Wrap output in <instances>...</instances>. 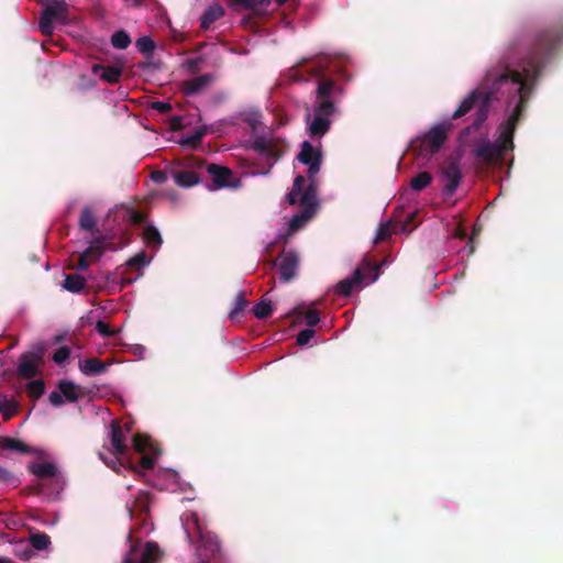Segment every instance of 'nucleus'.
<instances>
[{
  "label": "nucleus",
  "mask_w": 563,
  "mask_h": 563,
  "mask_svg": "<svg viewBox=\"0 0 563 563\" xmlns=\"http://www.w3.org/2000/svg\"><path fill=\"white\" fill-rule=\"evenodd\" d=\"M44 10L40 16L38 26L43 34L51 35L54 32V23L66 24L67 3L65 0H47L43 4Z\"/></svg>",
  "instance_id": "nucleus-6"
},
{
  "label": "nucleus",
  "mask_w": 563,
  "mask_h": 563,
  "mask_svg": "<svg viewBox=\"0 0 563 563\" xmlns=\"http://www.w3.org/2000/svg\"><path fill=\"white\" fill-rule=\"evenodd\" d=\"M299 267V257L296 252H283L279 262V278L284 283H288L297 276Z\"/></svg>",
  "instance_id": "nucleus-12"
},
{
  "label": "nucleus",
  "mask_w": 563,
  "mask_h": 563,
  "mask_svg": "<svg viewBox=\"0 0 563 563\" xmlns=\"http://www.w3.org/2000/svg\"><path fill=\"white\" fill-rule=\"evenodd\" d=\"M442 192L445 198L451 197L457 189L462 180V170L460 158L448 162L441 168Z\"/></svg>",
  "instance_id": "nucleus-9"
},
{
  "label": "nucleus",
  "mask_w": 563,
  "mask_h": 563,
  "mask_svg": "<svg viewBox=\"0 0 563 563\" xmlns=\"http://www.w3.org/2000/svg\"><path fill=\"white\" fill-rule=\"evenodd\" d=\"M152 256H147L144 252L137 253L131 257L128 262V266H137L140 268L147 266L152 262Z\"/></svg>",
  "instance_id": "nucleus-33"
},
{
  "label": "nucleus",
  "mask_w": 563,
  "mask_h": 563,
  "mask_svg": "<svg viewBox=\"0 0 563 563\" xmlns=\"http://www.w3.org/2000/svg\"><path fill=\"white\" fill-rule=\"evenodd\" d=\"M15 410V405L9 401L5 396L0 395V412L3 413L4 418L8 419Z\"/></svg>",
  "instance_id": "nucleus-39"
},
{
  "label": "nucleus",
  "mask_w": 563,
  "mask_h": 563,
  "mask_svg": "<svg viewBox=\"0 0 563 563\" xmlns=\"http://www.w3.org/2000/svg\"><path fill=\"white\" fill-rule=\"evenodd\" d=\"M213 80L212 75L205 74L181 82V90L187 96L201 93Z\"/></svg>",
  "instance_id": "nucleus-14"
},
{
  "label": "nucleus",
  "mask_w": 563,
  "mask_h": 563,
  "mask_svg": "<svg viewBox=\"0 0 563 563\" xmlns=\"http://www.w3.org/2000/svg\"><path fill=\"white\" fill-rule=\"evenodd\" d=\"M18 373L24 378H32L37 373L36 360L33 357L24 356L18 366Z\"/></svg>",
  "instance_id": "nucleus-21"
},
{
  "label": "nucleus",
  "mask_w": 563,
  "mask_h": 563,
  "mask_svg": "<svg viewBox=\"0 0 563 563\" xmlns=\"http://www.w3.org/2000/svg\"><path fill=\"white\" fill-rule=\"evenodd\" d=\"M223 15V9L220 5H212L207 9L205 14L201 18V26L203 29L209 27V25L221 18Z\"/></svg>",
  "instance_id": "nucleus-26"
},
{
  "label": "nucleus",
  "mask_w": 563,
  "mask_h": 563,
  "mask_svg": "<svg viewBox=\"0 0 563 563\" xmlns=\"http://www.w3.org/2000/svg\"><path fill=\"white\" fill-rule=\"evenodd\" d=\"M91 254V249H87L79 257L78 263L76 264V268L78 271H86L89 266L87 261L88 256Z\"/></svg>",
  "instance_id": "nucleus-44"
},
{
  "label": "nucleus",
  "mask_w": 563,
  "mask_h": 563,
  "mask_svg": "<svg viewBox=\"0 0 563 563\" xmlns=\"http://www.w3.org/2000/svg\"><path fill=\"white\" fill-rule=\"evenodd\" d=\"M91 69L95 74H98L99 71H101V74H100L101 79H103L104 81L110 82V84L118 82L122 75L121 68L115 67V66L103 67L101 65L96 64L92 66Z\"/></svg>",
  "instance_id": "nucleus-19"
},
{
  "label": "nucleus",
  "mask_w": 563,
  "mask_h": 563,
  "mask_svg": "<svg viewBox=\"0 0 563 563\" xmlns=\"http://www.w3.org/2000/svg\"><path fill=\"white\" fill-rule=\"evenodd\" d=\"M511 166H512V162H510L509 167H508V169H507V172H506V176H507V177H509V175H510V168H511Z\"/></svg>",
  "instance_id": "nucleus-54"
},
{
  "label": "nucleus",
  "mask_w": 563,
  "mask_h": 563,
  "mask_svg": "<svg viewBox=\"0 0 563 563\" xmlns=\"http://www.w3.org/2000/svg\"><path fill=\"white\" fill-rule=\"evenodd\" d=\"M144 243L147 247L158 250L163 243L159 231L153 224H144L142 229Z\"/></svg>",
  "instance_id": "nucleus-17"
},
{
  "label": "nucleus",
  "mask_w": 563,
  "mask_h": 563,
  "mask_svg": "<svg viewBox=\"0 0 563 563\" xmlns=\"http://www.w3.org/2000/svg\"><path fill=\"white\" fill-rule=\"evenodd\" d=\"M131 44V37L125 31H117L111 36V45L117 49H125Z\"/></svg>",
  "instance_id": "nucleus-28"
},
{
  "label": "nucleus",
  "mask_w": 563,
  "mask_h": 563,
  "mask_svg": "<svg viewBox=\"0 0 563 563\" xmlns=\"http://www.w3.org/2000/svg\"><path fill=\"white\" fill-rule=\"evenodd\" d=\"M207 172L211 175L212 180L214 183V188L227 187L229 184V177L231 176V172L216 164H210L207 166Z\"/></svg>",
  "instance_id": "nucleus-16"
},
{
  "label": "nucleus",
  "mask_w": 563,
  "mask_h": 563,
  "mask_svg": "<svg viewBox=\"0 0 563 563\" xmlns=\"http://www.w3.org/2000/svg\"><path fill=\"white\" fill-rule=\"evenodd\" d=\"M158 556L159 549L156 543L147 542L144 547L137 543L131 547L122 563H154Z\"/></svg>",
  "instance_id": "nucleus-10"
},
{
  "label": "nucleus",
  "mask_w": 563,
  "mask_h": 563,
  "mask_svg": "<svg viewBox=\"0 0 563 563\" xmlns=\"http://www.w3.org/2000/svg\"><path fill=\"white\" fill-rule=\"evenodd\" d=\"M29 471L38 478H51L56 476L57 468L53 463H31L27 465Z\"/></svg>",
  "instance_id": "nucleus-18"
},
{
  "label": "nucleus",
  "mask_w": 563,
  "mask_h": 563,
  "mask_svg": "<svg viewBox=\"0 0 563 563\" xmlns=\"http://www.w3.org/2000/svg\"><path fill=\"white\" fill-rule=\"evenodd\" d=\"M201 63H202L201 57L189 58L183 63V68H185L186 70H188L190 73H196L199 69V66Z\"/></svg>",
  "instance_id": "nucleus-42"
},
{
  "label": "nucleus",
  "mask_w": 563,
  "mask_h": 563,
  "mask_svg": "<svg viewBox=\"0 0 563 563\" xmlns=\"http://www.w3.org/2000/svg\"><path fill=\"white\" fill-rule=\"evenodd\" d=\"M153 485L159 489L175 492L180 489L179 476L173 470H161L157 472Z\"/></svg>",
  "instance_id": "nucleus-13"
},
{
  "label": "nucleus",
  "mask_w": 563,
  "mask_h": 563,
  "mask_svg": "<svg viewBox=\"0 0 563 563\" xmlns=\"http://www.w3.org/2000/svg\"><path fill=\"white\" fill-rule=\"evenodd\" d=\"M306 178L301 175L294 180L292 189L287 195V201L290 205L299 203L302 208L300 212L294 214L288 222V233H292L308 222L316 213L318 201L313 188H305Z\"/></svg>",
  "instance_id": "nucleus-4"
},
{
  "label": "nucleus",
  "mask_w": 563,
  "mask_h": 563,
  "mask_svg": "<svg viewBox=\"0 0 563 563\" xmlns=\"http://www.w3.org/2000/svg\"><path fill=\"white\" fill-rule=\"evenodd\" d=\"M460 252H465L466 255H471L474 252V247L471 244V241H468L466 245L462 250H460Z\"/></svg>",
  "instance_id": "nucleus-50"
},
{
  "label": "nucleus",
  "mask_w": 563,
  "mask_h": 563,
  "mask_svg": "<svg viewBox=\"0 0 563 563\" xmlns=\"http://www.w3.org/2000/svg\"><path fill=\"white\" fill-rule=\"evenodd\" d=\"M343 93L332 79H321L317 84V101L311 110L306 113L307 132L310 137L321 139L331 126V117L338 111L336 102L332 95Z\"/></svg>",
  "instance_id": "nucleus-3"
},
{
  "label": "nucleus",
  "mask_w": 563,
  "mask_h": 563,
  "mask_svg": "<svg viewBox=\"0 0 563 563\" xmlns=\"http://www.w3.org/2000/svg\"><path fill=\"white\" fill-rule=\"evenodd\" d=\"M31 543L35 550L42 551L49 547L51 539L45 533H36L31 537Z\"/></svg>",
  "instance_id": "nucleus-29"
},
{
  "label": "nucleus",
  "mask_w": 563,
  "mask_h": 563,
  "mask_svg": "<svg viewBox=\"0 0 563 563\" xmlns=\"http://www.w3.org/2000/svg\"><path fill=\"white\" fill-rule=\"evenodd\" d=\"M85 279L78 274L66 275L63 288L70 292H79L85 287Z\"/></svg>",
  "instance_id": "nucleus-23"
},
{
  "label": "nucleus",
  "mask_w": 563,
  "mask_h": 563,
  "mask_svg": "<svg viewBox=\"0 0 563 563\" xmlns=\"http://www.w3.org/2000/svg\"><path fill=\"white\" fill-rule=\"evenodd\" d=\"M128 539L131 541L132 540V531H130V533L128 534Z\"/></svg>",
  "instance_id": "nucleus-55"
},
{
  "label": "nucleus",
  "mask_w": 563,
  "mask_h": 563,
  "mask_svg": "<svg viewBox=\"0 0 563 563\" xmlns=\"http://www.w3.org/2000/svg\"><path fill=\"white\" fill-rule=\"evenodd\" d=\"M26 390L30 397L38 398L44 393V385L41 380H33L26 385Z\"/></svg>",
  "instance_id": "nucleus-37"
},
{
  "label": "nucleus",
  "mask_w": 563,
  "mask_h": 563,
  "mask_svg": "<svg viewBox=\"0 0 563 563\" xmlns=\"http://www.w3.org/2000/svg\"><path fill=\"white\" fill-rule=\"evenodd\" d=\"M80 371L85 375H98L106 371V365L97 358H87L80 363Z\"/></svg>",
  "instance_id": "nucleus-22"
},
{
  "label": "nucleus",
  "mask_w": 563,
  "mask_h": 563,
  "mask_svg": "<svg viewBox=\"0 0 563 563\" xmlns=\"http://www.w3.org/2000/svg\"><path fill=\"white\" fill-rule=\"evenodd\" d=\"M378 279V268L364 263L362 267L356 268L353 274L335 286V292L341 296H349L356 285H369Z\"/></svg>",
  "instance_id": "nucleus-7"
},
{
  "label": "nucleus",
  "mask_w": 563,
  "mask_h": 563,
  "mask_svg": "<svg viewBox=\"0 0 563 563\" xmlns=\"http://www.w3.org/2000/svg\"><path fill=\"white\" fill-rule=\"evenodd\" d=\"M152 178L156 183H163L165 180V175L162 172H155L152 174Z\"/></svg>",
  "instance_id": "nucleus-49"
},
{
  "label": "nucleus",
  "mask_w": 563,
  "mask_h": 563,
  "mask_svg": "<svg viewBox=\"0 0 563 563\" xmlns=\"http://www.w3.org/2000/svg\"><path fill=\"white\" fill-rule=\"evenodd\" d=\"M156 104H157L156 108L161 109V110H164L168 107L166 103H163V102H157Z\"/></svg>",
  "instance_id": "nucleus-53"
},
{
  "label": "nucleus",
  "mask_w": 563,
  "mask_h": 563,
  "mask_svg": "<svg viewBox=\"0 0 563 563\" xmlns=\"http://www.w3.org/2000/svg\"><path fill=\"white\" fill-rule=\"evenodd\" d=\"M205 132L206 131L203 128H199L198 130H196L192 133L185 134L181 137V144L188 145V146H195L197 143L200 142L201 137L205 135Z\"/></svg>",
  "instance_id": "nucleus-32"
},
{
  "label": "nucleus",
  "mask_w": 563,
  "mask_h": 563,
  "mask_svg": "<svg viewBox=\"0 0 563 563\" xmlns=\"http://www.w3.org/2000/svg\"><path fill=\"white\" fill-rule=\"evenodd\" d=\"M298 161L308 166V186L306 188H313L317 190V180L316 175L320 170L322 155L320 148L313 146L309 141H303L301 143V148L299 154L297 155Z\"/></svg>",
  "instance_id": "nucleus-8"
},
{
  "label": "nucleus",
  "mask_w": 563,
  "mask_h": 563,
  "mask_svg": "<svg viewBox=\"0 0 563 563\" xmlns=\"http://www.w3.org/2000/svg\"><path fill=\"white\" fill-rule=\"evenodd\" d=\"M560 35L554 30H545L537 34L531 46H514L508 48L498 64L489 68L483 79L481 91H470L453 111L421 136L419 155L426 158L439 152L446 141L448 132L453 129L452 119L468 113L477 103L474 121L465 128L460 141L468 143V135L476 132L488 117L490 100L500 93L505 98V118L497 128L495 141L478 139L472 150L473 156L486 165L499 162L515 148L514 132L519 115L525 110L536 80L541 73L543 58L559 43Z\"/></svg>",
  "instance_id": "nucleus-1"
},
{
  "label": "nucleus",
  "mask_w": 563,
  "mask_h": 563,
  "mask_svg": "<svg viewBox=\"0 0 563 563\" xmlns=\"http://www.w3.org/2000/svg\"><path fill=\"white\" fill-rule=\"evenodd\" d=\"M252 147L261 155L265 156L269 164H274L279 157V153L273 148L272 142L264 137L254 140Z\"/></svg>",
  "instance_id": "nucleus-15"
},
{
  "label": "nucleus",
  "mask_w": 563,
  "mask_h": 563,
  "mask_svg": "<svg viewBox=\"0 0 563 563\" xmlns=\"http://www.w3.org/2000/svg\"><path fill=\"white\" fill-rule=\"evenodd\" d=\"M80 396V388L70 380H62L58 388L49 394V402L54 407L63 405L65 401L75 402Z\"/></svg>",
  "instance_id": "nucleus-11"
},
{
  "label": "nucleus",
  "mask_w": 563,
  "mask_h": 563,
  "mask_svg": "<svg viewBox=\"0 0 563 563\" xmlns=\"http://www.w3.org/2000/svg\"><path fill=\"white\" fill-rule=\"evenodd\" d=\"M183 528L187 536L189 542H192V536L195 533L199 537L200 545L198 548V558L201 563H207L205 556L207 554L214 555L219 550V541L218 538L207 531L202 523L199 521L198 515L196 512H188L181 517Z\"/></svg>",
  "instance_id": "nucleus-5"
},
{
  "label": "nucleus",
  "mask_w": 563,
  "mask_h": 563,
  "mask_svg": "<svg viewBox=\"0 0 563 563\" xmlns=\"http://www.w3.org/2000/svg\"><path fill=\"white\" fill-rule=\"evenodd\" d=\"M132 219H133V222H140L141 216L136 212H132Z\"/></svg>",
  "instance_id": "nucleus-51"
},
{
  "label": "nucleus",
  "mask_w": 563,
  "mask_h": 563,
  "mask_svg": "<svg viewBox=\"0 0 563 563\" xmlns=\"http://www.w3.org/2000/svg\"><path fill=\"white\" fill-rule=\"evenodd\" d=\"M235 3L243 4L245 7H249L250 0H232Z\"/></svg>",
  "instance_id": "nucleus-52"
},
{
  "label": "nucleus",
  "mask_w": 563,
  "mask_h": 563,
  "mask_svg": "<svg viewBox=\"0 0 563 563\" xmlns=\"http://www.w3.org/2000/svg\"><path fill=\"white\" fill-rule=\"evenodd\" d=\"M292 313L302 316L310 329H312V327L318 324L319 321H320L319 312L316 309H311V310H308L305 313H301V312L298 311V308H295L292 310Z\"/></svg>",
  "instance_id": "nucleus-34"
},
{
  "label": "nucleus",
  "mask_w": 563,
  "mask_h": 563,
  "mask_svg": "<svg viewBox=\"0 0 563 563\" xmlns=\"http://www.w3.org/2000/svg\"><path fill=\"white\" fill-rule=\"evenodd\" d=\"M19 479L9 470L0 465V484L2 485H16Z\"/></svg>",
  "instance_id": "nucleus-38"
},
{
  "label": "nucleus",
  "mask_w": 563,
  "mask_h": 563,
  "mask_svg": "<svg viewBox=\"0 0 563 563\" xmlns=\"http://www.w3.org/2000/svg\"><path fill=\"white\" fill-rule=\"evenodd\" d=\"M109 435L113 456L108 460L102 453L99 455L113 471H118L122 466L144 475L142 471L154 468L155 461L161 455V451L151 438L142 434L134 437L133 449L136 453L141 454V462L136 465L129 455L125 437L117 421L111 423Z\"/></svg>",
  "instance_id": "nucleus-2"
},
{
  "label": "nucleus",
  "mask_w": 563,
  "mask_h": 563,
  "mask_svg": "<svg viewBox=\"0 0 563 563\" xmlns=\"http://www.w3.org/2000/svg\"><path fill=\"white\" fill-rule=\"evenodd\" d=\"M150 509V497L147 494L143 493L140 495L139 499L134 503L132 507L129 508V515L133 519L140 515H146Z\"/></svg>",
  "instance_id": "nucleus-24"
},
{
  "label": "nucleus",
  "mask_w": 563,
  "mask_h": 563,
  "mask_svg": "<svg viewBox=\"0 0 563 563\" xmlns=\"http://www.w3.org/2000/svg\"><path fill=\"white\" fill-rule=\"evenodd\" d=\"M3 445L8 450L19 451V452H23V453L29 452L26 446L22 442L14 440V439H7L4 441Z\"/></svg>",
  "instance_id": "nucleus-41"
},
{
  "label": "nucleus",
  "mask_w": 563,
  "mask_h": 563,
  "mask_svg": "<svg viewBox=\"0 0 563 563\" xmlns=\"http://www.w3.org/2000/svg\"><path fill=\"white\" fill-rule=\"evenodd\" d=\"M79 225L82 230L88 231L92 234L97 232L93 213L88 207H85L81 211Z\"/></svg>",
  "instance_id": "nucleus-25"
},
{
  "label": "nucleus",
  "mask_w": 563,
  "mask_h": 563,
  "mask_svg": "<svg viewBox=\"0 0 563 563\" xmlns=\"http://www.w3.org/2000/svg\"><path fill=\"white\" fill-rule=\"evenodd\" d=\"M273 311L272 305L269 301L261 300L253 307V313L258 319H264L268 317Z\"/></svg>",
  "instance_id": "nucleus-30"
},
{
  "label": "nucleus",
  "mask_w": 563,
  "mask_h": 563,
  "mask_svg": "<svg viewBox=\"0 0 563 563\" xmlns=\"http://www.w3.org/2000/svg\"><path fill=\"white\" fill-rule=\"evenodd\" d=\"M432 181V176L428 172H420L410 181V187L415 191L427 188Z\"/></svg>",
  "instance_id": "nucleus-27"
},
{
  "label": "nucleus",
  "mask_w": 563,
  "mask_h": 563,
  "mask_svg": "<svg viewBox=\"0 0 563 563\" xmlns=\"http://www.w3.org/2000/svg\"><path fill=\"white\" fill-rule=\"evenodd\" d=\"M68 357H69V349H68V347H66V346H62V347H59V349L54 353L53 360H54L57 364H62V363H64Z\"/></svg>",
  "instance_id": "nucleus-43"
},
{
  "label": "nucleus",
  "mask_w": 563,
  "mask_h": 563,
  "mask_svg": "<svg viewBox=\"0 0 563 563\" xmlns=\"http://www.w3.org/2000/svg\"><path fill=\"white\" fill-rule=\"evenodd\" d=\"M246 120L253 128L261 122L260 114L257 112L249 113Z\"/></svg>",
  "instance_id": "nucleus-47"
},
{
  "label": "nucleus",
  "mask_w": 563,
  "mask_h": 563,
  "mask_svg": "<svg viewBox=\"0 0 563 563\" xmlns=\"http://www.w3.org/2000/svg\"><path fill=\"white\" fill-rule=\"evenodd\" d=\"M452 234L454 239L463 240L466 236V230L460 223H457Z\"/></svg>",
  "instance_id": "nucleus-46"
},
{
  "label": "nucleus",
  "mask_w": 563,
  "mask_h": 563,
  "mask_svg": "<svg viewBox=\"0 0 563 563\" xmlns=\"http://www.w3.org/2000/svg\"><path fill=\"white\" fill-rule=\"evenodd\" d=\"M135 46L142 54H150L155 48V43L150 36H142L136 40Z\"/></svg>",
  "instance_id": "nucleus-31"
},
{
  "label": "nucleus",
  "mask_w": 563,
  "mask_h": 563,
  "mask_svg": "<svg viewBox=\"0 0 563 563\" xmlns=\"http://www.w3.org/2000/svg\"><path fill=\"white\" fill-rule=\"evenodd\" d=\"M96 330L102 335V336H111L114 334V331L110 330L109 325L103 321H98L96 324Z\"/></svg>",
  "instance_id": "nucleus-45"
},
{
  "label": "nucleus",
  "mask_w": 563,
  "mask_h": 563,
  "mask_svg": "<svg viewBox=\"0 0 563 563\" xmlns=\"http://www.w3.org/2000/svg\"><path fill=\"white\" fill-rule=\"evenodd\" d=\"M391 232H393V223L391 222L382 223L376 231L374 243H378V242L385 240L387 236H389L391 234Z\"/></svg>",
  "instance_id": "nucleus-36"
},
{
  "label": "nucleus",
  "mask_w": 563,
  "mask_h": 563,
  "mask_svg": "<svg viewBox=\"0 0 563 563\" xmlns=\"http://www.w3.org/2000/svg\"><path fill=\"white\" fill-rule=\"evenodd\" d=\"M133 353L139 357L143 358L146 353V349L145 346L139 344L133 347Z\"/></svg>",
  "instance_id": "nucleus-48"
},
{
  "label": "nucleus",
  "mask_w": 563,
  "mask_h": 563,
  "mask_svg": "<svg viewBox=\"0 0 563 563\" xmlns=\"http://www.w3.org/2000/svg\"><path fill=\"white\" fill-rule=\"evenodd\" d=\"M316 332L313 329L307 328L305 330H301L297 334V343L300 346L307 345L314 336Z\"/></svg>",
  "instance_id": "nucleus-40"
},
{
  "label": "nucleus",
  "mask_w": 563,
  "mask_h": 563,
  "mask_svg": "<svg viewBox=\"0 0 563 563\" xmlns=\"http://www.w3.org/2000/svg\"><path fill=\"white\" fill-rule=\"evenodd\" d=\"M247 305V301L246 299L244 298V294L243 292H240L236 297H235V300H234V307L233 309L230 311L229 313V317L230 319L234 320L236 318V316L239 313H241L244 308L246 307Z\"/></svg>",
  "instance_id": "nucleus-35"
},
{
  "label": "nucleus",
  "mask_w": 563,
  "mask_h": 563,
  "mask_svg": "<svg viewBox=\"0 0 563 563\" xmlns=\"http://www.w3.org/2000/svg\"><path fill=\"white\" fill-rule=\"evenodd\" d=\"M174 180L177 186L189 188L199 183V176L192 170H178L174 173Z\"/></svg>",
  "instance_id": "nucleus-20"
}]
</instances>
